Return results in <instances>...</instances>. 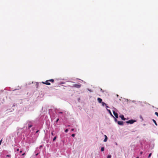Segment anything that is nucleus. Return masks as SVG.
<instances>
[{
	"label": "nucleus",
	"mask_w": 158,
	"mask_h": 158,
	"mask_svg": "<svg viewBox=\"0 0 158 158\" xmlns=\"http://www.w3.org/2000/svg\"><path fill=\"white\" fill-rule=\"evenodd\" d=\"M81 84L79 83L78 84H73L72 86H71V87L79 88L81 87Z\"/></svg>",
	"instance_id": "f257e3e1"
},
{
	"label": "nucleus",
	"mask_w": 158,
	"mask_h": 158,
	"mask_svg": "<svg viewBox=\"0 0 158 158\" xmlns=\"http://www.w3.org/2000/svg\"><path fill=\"white\" fill-rule=\"evenodd\" d=\"M135 122V120L132 119L127 121L126 122L127 123L132 124Z\"/></svg>",
	"instance_id": "f03ea898"
},
{
	"label": "nucleus",
	"mask_w": 158,
	"mask_h": 158,
	"mask_svg": "<svg viewBox=\"0 0 158 158\" xmlns=\"http://www.w3.org/2000/svg\"><path fill=\"white\" fill-rule=\"evenodd\" d=\"M113 113L114 114V115L115 116V117L117 118H118V114L116 113L114 111V110H113Z\"/></svg>",
	"instance_id": "7ed1b4c3"
},
{
	"label": "nucleus",
	"mask_w": 158,
	"mask_h": 158,
	"mask_svg": "<svg viewBox=\"0 0 158 158\" xmlns=\"http://www.w3.org/2000/svg\"><path fill=\"white\" fill-rule=\"evenodd\" d=\"M118 123L119 125H123V121H118Z\"/></svg>",
	"instance_id": "20e7f679"
},
{
	"label": "nucleus",
	"mask_w": 158,
	"mask_h": 158,
	"mask_svg": "<svg viewBox=\"0 0 158 158\" xmlns=\"http://www.w3.org/2000/svg\"><path fill=\"white\" fill-rule=\"evenodd\" d=\"M120 117L121 118L122 120H125L126 118H124V116L123 115H121L120 116Z\"/></svg>",
	"instance_id": "39448f33"
},
{
	"label": "nucleus",
	"mask_w": 158,
	"mask_h": 158,
	"mask_svg": "<svg viewBox=\"0 0 158 158\" xmlns=\"http://www.w3.org/2000/svg\"><path fill=\"white\" fill-rule=\"evenodd\" d=\"M97 100L98 102L101 103L102 102V100L101 98H98L97 99Z\"/></svg>",
	"instance_id": "423d86ee"
},
{
	"label": "nucleus",
	"mask_w": 158,
	"mask_h": 158,
	"mask_svg": "<svg viewBox=\"0 0 158 158\" xmlns=\"http://www.w3.org/2000/svg\"><path fill=\"white\" fill-rule=\"evenodd\" d=\"M49 81H48V80H47L45 82V83H44V84L48 85H50L51 84L50 83L48 82Z\"/></svg>",
	"instance_id": "0eeeda50"
},
{
	"label": "nucleus",
	"mask_w": 158,
	"mask_h": 158,
	"mask_svg": "<svg viewBox=\"0 0 158 158\" xmlns=\"http://www.w3.org/2000/svg\"><path fill=\"white\" fill-rule=\"evenodd\" d=\"M105 138L104 140V141L105 142H106L107 141V137L106 135H105Z\"/></svg>",
	"instance_id": "6e6552de"
},
{
	"label": "nucleus",
	"mask_w": 158,
	"mask_h": 158,
	"mask_svg": "<svg viewBox=\"0 0 158 158\" xmlns=\"http://www.w3.org/2000/svg\"><path fill=\"white\" fill-rule=\"evenodd\" d=\"M48 81H49L53 83L54 81V80L53 79H51L48 80Z\"/></svg>",
	"instance_id": "1a4fd4ad"
},
{
	"label": "nucleus",
	"mask_w": 158,
	"mask_h": 158,
	"mask_svg": "<svg viewBox=\"0 0 158 158\" xmlns=\"http://www.w3.org/2000/svg\"><path fill=\"white\" fill-rule=\"evenodd\" d=\"M153 122H154V123L156 125V126H157V124L156 123V121L154 120V119H153Z\"/></svg>",
	"instance_id": "9d476101"
},
{
	"label": "nucleus",
	"mask_w": 158,
	"mask_h": 158,
	"mask_svg": "<svg viewBox=\"0 0 158 158\" xmlns=\"http://www.w3.org/2000/svg\"><path fill=\"white\" fill-rule=\"evenodd\" d=\"M101 103H102V106H104V105H106V103L103 102H102Z\"/></svg>",
	"instance_id": "9b49d317"
},
{
	"label": "nucleus",
	"mask_w": 158,
	"mask_h": 158,
	"mask_svg": "<svg viewBox=\"0 0 158 158\" xmlns=\"http://www.w3.org/2000/svg\"><path fill=\"white\" fill-rule=\"evenodd\" d=\"M151 155H152V153H150L149 154V155H148V158H149L150 157V156H151Z\"/></svg>",
	"instance_id": "f8f14e48"
},
{
	"label": "nucleus",
	"mask_w": 158,
	"mask_h": 158,
	"mask_svg": "<svg viewBox=\"0 0 158 158\" xmlns=\"http://www.w3.org/2000/svg\"><path fill=\"white\" fill-rule=\"evenodd\" d=\"M56 136L53 139V141H54L56 139Z\"/></svg>",
	"instance_id": "ddd939ff"
},
{
	"label": "nucleus",
	"mask_w": 158,
	"mask_h": 158,
	"mask_svg": "<svg viewBox=\"0 0 158 158\" xmlns=\"http://www.w3.org/2000/svg\"><path fill=\"white\" fill-rule=\"evenodd\" d=\"M101 150L102 151H103L104 150V148L103 147H102L101 149Z\"/></svg>",
	"instance_id": "4468645a"
},
{
	"label": "nucleus",
	"mask_w": 158,
	"mask_h": 158,
	"mask_svg": "<svg viewBox=\"0 0 158 158\" xmlns=\"http://www.w3.org/2000/svg\"><path fill=\"white\" fill-rule=\"evenodd\" d=\"M155 114H156V116H157L158 117V113L157 112H155Z\"/></svg>",
	"instance_id": "2eb2a0df"
},
{
	"label": "nucleus",
	"mask_w": 158,
	"mask_h": 158,
	"mask_svg": "<svg viewBox=\"0 0 158 158\" xmlns=\"http://www.w3.org/2000/svg\"><path fill=\"white\" fill-rule=\"evenodd\" d=\"M107 158H111V156L110 155H108L107 156Z\"/></svg>",
	"instance_id": "dca6fc26"
},
{
	"label": "nucleus",
	"mask_w": 158,
	"mask_h": 158,
	"mask_svg": "<svg viewBox=\"0 0 158 158\" xmlns=\"http://www.w3.org/2000/svg\"><path fill=\"white\" fill-rule=\"evenodd\" d=\"M32 126V125H31L29 126H28V128H30Z\"/></svg>",
	"instance_id": "f3484780"
},
{
	"label": "nucleus",
	"mask_w": 158,
	"mask_h": 158,
	"mask_svg": "<svg viewBox=\"0 0 158 158\" xmlns=\"http://www.w3.org/2000/svg\"><path fill=\"white\" fill-rule=\"evenodd\" d=\"M68 129H66V130H65V132H68Z\"/></svg>",
	"instance_id": "a211bd4d"
},
{
	"label": "nucleus",
	"mask_w": 158,
	"mask_h": 158,
	"mask_svg": "<svg viewBox=\"0 0 158 158\" xmlns=\"http://www.w3.org/2000/svg\"><path fill=\"white\" fill-rule=\"evenodd\" d=\"M108 111H109V113H110V114L112 115V114H111V112H110V110H108Z\"/></svg>",
	"instance_id": "6ab92c4d"
},
{
	"label": "nucleus",
	"mask_w": 158,
	"mask_h": 158,
	"mask_svg": "<svg viewBox=\"0 0 158 158\" xmlns=\"http://www.w3.org/2000/svg\"><path fill=\"white\" fill-rule=\"evenodd\" d=\"M72 137H74L75 136V134H72Z\"/></svg>",
	"instance_id": "aec40b11"
},
{
	"label": "nucleus",
	"mask_w": 158,
	"mask_h": 158,
	"mask_svg": "<svg viewBox=\"0 0 158 158\" xmlns=\"http://www.w3.org/2000/svg\"><path fill=\"white\" fill-rule=\"evenodd\" d=\"M59 118L57 119L56 120V122H57L59 121Z\"/></svg>",
	"instance_id": "412c9836"
},
{
	"label": "nucleus",
	"mask_w": 158,
	"mask_h": 158,
	"mask_svg": "<svg viewBox=\"0 0 158 158\" xmlns=\"http://www.w3.org/2000/svg\"><path fill=\"white\" fill-rule=\"evenodd\" d=\"M106 105V108H108V107H108L106 105Z\"/></svg>",
	"instance_id": "4be33fe9"
},
{
	"label": "nucleus",
	"mask_w": 158,
	"mask_h": 158,
	"mask_svg": "<svg viewBox=\"0 0 158 158\" xmlns=\"http://www.w3.org/2000/svg\"><path fill=\"white\" fill-rule=\"evenodd\" d=\"M74 131V129H72L71 130V131Z\"/></svg>",
	"instance_id": "5701e85b"
},
{
	"label": "nucleus",
	"mask_w": 158,
	"mask_h": 158,
	"mask_svg": "<svg viewBox=\"0 0 158 158\" xmlns=\"http://www.w3.org/2000/svg\"><path fill=\"white\" fill-rule=\"evenodd\" d=\"M25 155V153H23L22 154V156H24Z\"/></svg>",
	"instance_id": "b1692460"
},
{
	"label": "nucleus",
	"mask_w": 158,
	"mask_h": 158,
	"mask_svg": "<svg viewBox=\"0 0 158 158\" xmlns=\"http://www.w3.org/2000/svg\"><path fill=\"white\" fill-rule=\"evenodd\" d=\"M143 153V152H141L140 153V154L141 155Z\"/></svg>",
	"instance_id": "393cba45"
},
{
	"label": "nucleus",
	"mask_w": 158,
	"mask_h": 158,
	"mask_svg": "<svg viewBox=\"0 0 158 158\" xmlns=\"http://www.w3.org/2000/svg\"><path fill=\"white\" fill-rule=\"evenodd\" d=\"M6 156H7V157H9V156H10V155H7Z\"/></svg>",
	"instance_id": "a878e982"
},
{
	"label": "nucleus",
	"mask_w": 158,
	"mask_h": 158,
	"mask_svg": "<svg viewBox=\"0 0 158 158\" xmlns=\"http://www.w3.org/2000/svg\"><path fill=\"white\" fill-rule=\"evenodd\" d=\"M19 149H17V151H19Z\"/></svg>",
	"instance_id": "bb28decb"
},
{
	"label": "nucleus",
	"mask_w": 158,
	"mask_h": 158,
	"mask_svg": "<svg viewBox=\"0 0 158 158\" xmlns=\"http://www.w3.org/2000/svg\"><path fill=\"white\" fill-rule=\"evenodd\" d=\"M22 151H20V153H22Z\"/></svg>",
	"instance_id": "cd10ccee"
},
{
	"label": "nucleus",
	"mask_w": 158,
	"mask_h": 158,
	"mask_svg": "<svg viewBox=\"0 0 158 158\" xmlns=\"http://www.w3.org/2000/svg\"><path fill=\"white\" fill-rule=\"evenodd\" d=\"M42 83H43V84H44V83H45V82H43V81H42Z\"/></svg>",
	"instance_id": "c85d7f7f"
},
{
	"label": "nucleus",
	"mask_w": 158,
	"mask_h": 158,
	"mask_svg": "<svg viewBox=\"0 0 158 158\" xmlns=\"http://www.w3.org/2000/svg\"><path fill=\"white\" fill-rule=\"evenodd\" d=\"M38 131H38V130L37 131H36V133H38Z\"/></svg>",
	"instance_id": "c756f323"
},
{
	"label": "nucleus",
	"mask_w": 158,
	"mask_h": 158,
	"mask_svg": "<svg viewBox=\"0 0 158 158\" xmlns=\"http://www.w3.org/2000/svg\"><path fill=\"white\" fill-rule=\"evenodd\" d=\"M51 134H52V135H53V132H52L51 133Z\"/></svg>",
	"instance_id": "7c9ffc66"
},
{
	"label": "nucleus",
	"mask_w": 158,
	"mask_h": 158,
	"mask_svg": "<svg viewBox=\"0 0 158 158\" xmlns=\"http://www.w3.org/2000/svg\"><path fill=\"white\" fill-rule=\"evenodd\" d=\"M59 113L62 114V112H59Z\"/></svg>",
	"instance_id": "2f4dec72"
},
{
	"label": "nucleus",
	"mask_w": 158,
	"mask_h": 158,
	"mask_svg": "<svg viewBox=\"0 0 158 158\" xmlns=\"http://www.w3.org/2000/svg\"><path fill=\"white\" fill-rule=\"evenodd\" d=\"M118 95L117 94V96L118 97Z\"/></svg>",
	"instance_id": "473e14b6"
},
{
	"label": "nucleus",
	"mask_w": 158,
	"mask_h": 158,
	"mask_svg": "<svg viewBox=\"0 0 158 158\" xmlns=\"http://www.w3.org/2000/svg\"><path fill=\"white\" fill-rule=\"evenodd\" d=\"M61 83L62 84H64V83L63 82H62Z\"/></svg>",
	"instance_id": "72a5a7b5"
},
{
	"label": "nucleus",
	"mask_w": 158,
	"mask_h": 158,
	"mask_svg": "<svg viewBox=\"0 0 158 158\" xmlns=\"http://www.w3.org/2000/svg\"><path fill=\"white\" fill-rule=\"evenodd\" d=\"M136 158H139V157H137Z\"/></svg>",
	"instance_id": "f704fd0d"
}]
</instances>
